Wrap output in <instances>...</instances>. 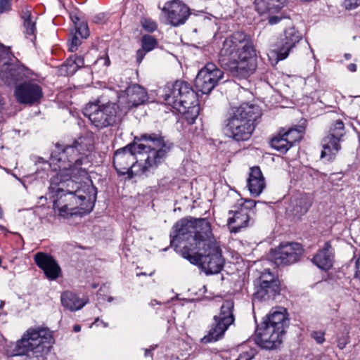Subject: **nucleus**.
Returning a JSON list of instances; mask_svg holds the SVG:
<instances>
[{"mask_svg": "<svg viewBox=\"0 0 360 360\" xmlns=\"http://www.w3.org/2000/svg\"><path fill=\"white\" fill-rule=\"evenodd\" d=\"M171 245L187 242L180 250L181 255L192 264L199 266L206 274L219 273L223 268L221 252L212 240L211 224L206 219H181L170 233Z\"/></svg>", "mask_w": 360, "mask_h": 360, "instance_id": "obj_1", "label": "nucleus"}, {"mask_svg": "<svg viewBox=\"0 0 360 360\" xmlns=\"http://www.w3.org/2000/svg\"><path fill=\"white\" fill-rule=\"evenodd\" d=\"M139 140L143 143L134 142L115 151L113 165L118 173L133 177L153 172L173 147L160 134H141Z\"/></svg>", "mask_w": 360, "mask_h": 360, "instance_id": "obj_2", "label": "nucleus"}, {"mask_svg": "<svg viewBox=\"0 0 360 360\" xmlns=\"http://www.w3.org/2000/svg\"><path fill=\"white\" fill-rule=\"evenodd\" d=\"M72 178L60 174L53 176L50 181L49 191L53 198L54 212L64 218L82 216L94 207L95 196L92 198L86 194Z\"/></svg>", "mask_w": 360, "mask_h": 360, "instance_id": "obj_3", "label": "nucleus"}, {"mask_svg": "<svg viewBox=\"0 0 360 360\" xmlns=\"http://www.w3.org/2000/svg\"><path fill=\"white\" fill-rule=\"evenodd\" d=\"M255 51L250 36L236 32L227 37L219 55V63L233 77L245 78L257 68Z\"/></svg>", "mask_w": 360, "mask_h": 360, "instance_id": "obj_4", "label": "nucleus"}, {"mask_svg": "<svg viewBox=\"0 0 360 360\" xmlns=\"http://www.w3.org/2000/svg\"><path fill=\"white\" fill-rule=\"evenodd\" d=\"M260 115L259 107L252 104L243 103L231 108L225 120L226 135L236 141L248 140L255 130V122Z\"/></svg>", "mask_w": 360, "mask_h": 360, "instance_id": "obj_5", "label": "nucleus"}, {"mask_svg": "<svg viewBox=\"0 0 360 360\" xmlns=\"http://www.w3.org/2000/svg\"><path fill=\"white\" fill-rule=\"evenodd\" d=\"M288 326L289 319L285 309L280 307L271 311L256 330V344L266 349H276L282 344Z\"/></svg>", "mask_w": 360, "mask_h": 360, "instance_id": "obj_6", "label": "nucleus"}, {"mask_svg": "<svg viewBox=\"0 0 360 360\" xmlns=\"http://www.w3.org/2000/svg\"><path fill=\"white\" fill-rule=\"evenodd\" d=\"M84 141L85 139L80 137L72 145L67 146L58 155H52V160H57L59 163L60 172L58 174L75 179L87 174L86 169L82 167L83 162L86 160V152L89 150Z\"/></svg>", "mask_w": 360, "mask_h": 360, "instance_id": "obj_7", "label": "nucleus"}, {"mask_svg": "<svg viewBox=\"0 0 360 360\" xmlns=\"http://www.w3.org/2000/svg\"><path fill=\"white\" fill-rule=\"evenodd\" d=\"M162 97L167 105L178 112H185L186 108L197 103V96L191 85L186 82L177 80L167 84Z\"/></svg>", "mask_w": 360, "mask_h": 360, "instance_id": "obj_8", "label": "nucleus"}, {"mask_svg": "<svg viewBox=\"0 0 360 360\" xmlns=\"http://www.w3.org/2000/svg\"><path fill=\"white\" fill-rule=\"evenodd\" d=\"M119 106L115 103L99 105L88 103L83 114L97 128H105L115 124L118 119Z\"/></svg>", "mask_w": 360, "mask_h": 360, "instance_id": "obj_9", "label": "nucleus"}, {"mask_svg": "<svg viewBox=\"0 0 360 360\" xmlns=\"http://www.w3.org/2000/svg\"><path fill=\"white\" fill-rule=\"evenodd\" d=\"M233 308V300H227L223 302L219 314L214 316V322L207 335L201 339L202 343L216 342L224 335L229 326L234 321Z\"/></svg>", "mask_w": 360, "mask_h": 360, "instance_id": "obj_10", "label": "nucleus"}, {"mask_svg": "<svg viewBox=\"0 0 360 360\" xmlns=\"http://www.w3.org/2000/svg\"><path fill=\"white\" fill-rule=\"evenodd\" d=\"M286 0H255V11L270 25H274L285 18L283 9Z\"/></svg>", "mask_w": 360, "mask_h": 360, "instance_id": "obj_11", "label": "nucleus"}, {"mask_svg": "<svg viewBox=\"0 0 360 360\" xmlns=\"http://www.w3.org/2000/svg\"><path fill=\"white\" fill-rule=\"evenodd\" d=\"M223 76L224 72L215 64L208 63L196 76L195 87L202 94H209L217 85Z\"/></svg>", "mask_w": 360, "mask_h": 360, "instance_id": "obj_12", "label": "nucleus"}, {"mask_svg": "<svg viewBox=\"0 0 360 360\" xmlns=\"http://www.w3.org/2000/svg\"><path fill=\"white\" fill-rule=\"evenodd\" d=\"M302 245L298 243L281 244L271 252V258L277 266L292 264L300 260L302 255Z\"/></svg>", "mask_w": 360, "mask_h": 360, "instance_id": "obj_13", "label": "nucleus"}, {"mask_svg": "<svg viewBox=\"0 0 360 360\" xmlns=\"http://www.w3.org/2000/svg\"><path fill=\"white\" fill-rule=\"evenodd\" d=\"M162 11L169 23L175 27L185 23L191 14L190 8L180 0L166 3Z\"/></svg>", "mask_w": 360, "mask_h": 360, "instance_id": "obj_14", "label": "nucleus"}, {"mask_svg": "<svg viewBox=\"0 0 360 360\" xmlns=\"http://www.w3.org/2000/svg\"><path fill=\"white\" fill-rule=\"evenodd\" d=\"M41 88L32 82H24L16 86L15 96L18 102L25 104H32L39 101L42 97Z\"/></svg>", "mask_w": 360, "mask_h": 360, "instance_id": "obj_15", "label": "nucleus"}, {"mask_svg": "<svg viewBox=\"0 0 360 360\" xmlns=\"http://www.w3.org/2000/svg\"><path fill=\"white\" fill-rule=\"evenodd\" d=\"M34 261L48 279L54 281L60 276L61 269L51 255L39 252L34 255Z\"/></svg>", "mask_w": 360, "mask_h": 360, "instance_id": "obj_16", "label": "nucleus"}, {"mask_svg": "<svg viewBox=\"0 0 360 360\" xmlns=\"http://www.w3.org/2000/svg\"><path fill=\"white\" fill-rule=\"evenodd\" d=\"M302 34L295 27H289L285 30L284 37L281 39L277 51L278 60H284L289 54L290 51L294 48L302 39Z\"/></svg>", "mask_w": 360, "mask_h": 360, "instance_id": "obj_17", "label": "nucleus"}, {"mask_svg": "<svg viewBox=\"0 0 360 360\" xmlns=\"http://www.w3.org/2000/svg\"><path fill=\"white\" fill-rule=\"evenodd\" d=\"M228 226L231 232L238 233L241 229L250 225V214H247V209L234 206V210L229 212Z\"/></svg>", "mask_w": 360, "mask_h": 360, "instance_id": "obj_18", "label": "nucleus"}, {"mask_svg": "<svg viewBox=\"0 0 360 360\" xmlns=\"http://www.w3.org/2000/svg\"><path fill=\"white\" fill-rule=\"evenodd\" d=\"M280 293V282L273 281L266 285L256 284V291L253 294L252 302H263L273 300Z\"/></svg>", "mask_w": 360, "mask_h": 360, "instance_id": "obj_19", "label": "nucleus"}, {"mask_svg": "<svg viewBox=\"0 0 360 360\" xmlns=\"http://www.w3.org/2000/svg\"><path fill=\"white\" fill-rule=\"evenodd\" d=\"M265 186V179L259 167H252L248 179V187L251 195L255 197L259 196Z\"/></svg>", "mask_w": 360, "mask_h": 360, "instance_id": "obj_20", "label": "nucleus"}, {"mask_svg": "<svg viewBox=\"0 0 360 360\" xmlns=\"http://www.w3.org/2000/svg\"><path fill=\"white\" fill-rule=\"evenodd\" d=\"M127 108L130 109L143 104L148 98V94L144 88L139 84H133L127 88Z\"/></svg>", "mask_w": 360, "mask_h": 360, "instance_id": "obj_21", "label": "nucleus"}, {"mask_svg": "<svg viewBox=\"0 0 360 360\" xmlns=\"http://www.w3.org/2000/svg\"><path fill=\"white\" fill-rule=\"evenodd\" d=\"M344 139L337 138L333 135H326L321 141L323 150L321 153V158H328V160L334 159L336 154L341 150V142Z\"/></svg>", "mask_w": 360, "mask_h": 360, "instance_id": "obj_22", "label": "nucleus"}, {"mask_svg": "<svg viewBox=\"0 0 360 360\" xmlns=\"http://www.w3.org/2000/svg\"><path fill=\"white\" fill-rule=\"evenodd\" d=\"M312 262L323 270H328L332 267L333 253L330 241L325 243L323 247L314 255Z\"/></svg>", "mask_w": 360, "mask_h": 360, "instance_id": "obj_23", "label": "nucleus"}, {"mask_svg": "<svg viewBox=\"0 0 360 360\" xmlns=\"http://www.w3.org/2000/svg\"><path fill=\"white\" fill-rule=\"evenodd\" d=\"M22 70L15 65H8L1 72V78L5 84L8 86L15 85L18 82L24 77Z\"/></svg>", "mask_w": 360, "mask_h": 360, "instance_id": "obj_24", "label": "nucleus"}, {"mask_svg": "<svg viewBox=\"0 0 360 360\" xmlns=\"http://www.w3.org/2000/svg\"><path fill=\"white\" fill-rule=\"evenodd\" d=\"M62 305L70 311L81 309L87 302V300L80 299L75 293L71 291L64 292L60 297Z\"/></svg>", "mask_w": 360, "mask_h": 360, "instance_id": "obj_25", "label": "nucleus"}, {"mask_svg": "<svg viewBox=\"0 0 360 360\" xmlns=\"http://www.w3.org/2000/svg\"><path fill=\"white\" fill-rule=\"evenodd\" d=\"M311 205V203L307 196L301 195L300 198L292 201V208L291 212L295 216L300 217L304 215L307 212Z\"/></svg>", "mask_w": 360, "mask_h": 360, "instance_id": "obj_26", "label": "nucleus"}, {"mask_svg": "<svg viewBox=\"0 0 360 360\" xmlns=\"http://www.w3.org/2000/svg\"><path fill=\"white\" fill-rule=\"evenodd\" d=\"M270 145L272 148L282 153H285L291 148L288 139H285L282 131L271 139Z\"/></svg>", "mask_w": 360, "mask_h": 360, "instance_id": "obj_27", "label": "nucleus"}, {"mask_svg": "<svg viewBox=\"0 0 360 360\" xmlns=\"http://www.w3.org/2000/svg\"><path fill=\"white\" fill-rule=\"evenodd\" d=\"M346 131L345 129V124L340 120H336L329 128L327 135H333L334 136L344 139Z\"/></svg>", "mask_w": 360, "mask_h": 360, "instance_id": "obj_28", "label": "nucleus"}, {"mask_svg": "<svg viewBox=\"0 0 360 360\" xmlns=\"http://www.w3.org/2000/svg\"><path fill=\"white\" fill-rule=\"evenodd\" d=\"M282 133L285 136V139H288V141L292 147L295 143L299 141L302 139V127L290 128L287 131Z\"/></svg>", "mask_w": 360, "mask_h": 360, "instance_id": "obj_29", "label": "nucleus"}, {"mask_svg": "<svg viewBox=\"0 0 360 360\" xmlns=\"http://www.w3.org/2000/svg\"><path fill=\"white\" fill-rule=\"evenodd\" d=\"M184 115V117L188 124H192L195 122L199 114V106L197 103L192 104L189 108L185 109V112H179Z\"/></svg>", "mask_w": 360, "mask_h": 360, "instance_id": "obj_30", "label": "nucleus"}, {"mask_svg": "<svg viewBox=\"0 0 360 360\" xmlns=\"http://www.w3.org/2000/svg\"><path fill=\"white\" fill-rule=\"evenodd\" d=\"M158 41L157 39L153 36L146 34L142 37L141 39V48H143L146 51H150L155 49L157 46Z\"/></svg>", "mask_w": 360, "mask_h": 360, "instance_id": "obj_31", "label": "nucleus"}, {"mask_svg": "<svg viewBox=\"0 0 360 360\" xmlns=\"http://www.w3.org/2000/svg\"><path fill=\"white\" fill-rule=\"evenodd\" d=\"M75 34L79 35L82 39H86L89 35L88 25L84 22H75Z\"/></svg>", "mask_w": 360, "mask_h": 360, "instance_id": "obj_32", "label": "nucleus"}, {"mask_svg": "<svg viewBox=\"0 0 360 360\" xmlns=\"http://www.w3.org/2000/svg\"><path fill=\"white\" fill-rule=\"evenodd\" d=\"M273 281H279L278 279H275L274 275L269 271H264L259 279L257 281V284L266 285Z\"/></svg>", "mask_w": 360, "mask_h": 360, "instance_id": "obj_33", "label": "nucleus"}, {"mask_svg": "<svg viewBox=\"0 0 360 360\" xmlns=\"http://www.w3.org/2000/svg\"><path fill=\"white\" fill-rule=\"evenodd\" d=\"M75 62H74V58L72 56L69 57L63 64V67L65 68V72L67 75H72L77 70V66L75 65Z\"/></svg>", "mask_w": 360, "mask_h": 360, "instance_id": "obj_34", "label": "nucleus"}, {"mask_svg": "<svg viewBox=\"0 0 360 360\" xmlns=\"http://www.w3.org/2000/svg\"><path fill=\"white\" fill-rule=\"evenodd\" d=\"M82 39L79 35L74 34L70 42L68 44V50L70 52L76 51L79 46L82 44Z\"/></svg>", "mask_w": 360, "mask_h": 360, "instance_id": "obj_35", "label": "nucleus"}, {"mask_svg": "<svg viewBox=\"0 0 360 360\" xmlns=\"http://www.w3.org/2000/svg\"><path fill=\"white\" fill-rule=\"evenodd\" d=\"M25 33L26 35H34L36 30L35 21L33 20H25L23 22Z\"/></svg>", "mask_w": 360, "mask_h": 360, "instance_id": "obj_36", "label": "nucleus"}, {"mask_svg": "<svg viewBox=\"0 0 360 360\" xmlns=\"http://www.w3.org/2000/svg\"><path fill=\"white\" fill-rule=\"evenodd\" d=\"M141 22L144 30L148 32H153L157 28L156 23L150 19L144 18L141 20Z\"/></svg>", "mask_w": 360, "mask_h": 360, "instance_id": "obj_37", "label": "nucleus"}, {"mask_svg": "<svg viewBox=\"0 0 360 360\" xmlns=\"http://www.w3.org/2000/svg\"><path fill=\"white\" fill-rule=\"evenodd\" d=\"M311 337L316 340L318 344H322L325 341L324 333L322 331H312Z\"/></svg>", "mask_w": 360, "mask_h": 360, "instance_id": "obj_38", "label": "nucleus"}, {"mask_svg": "<svg viewBox=\"0 0 360 360\" xmlns=\"http://www.w3.org/2000/svg\"><path fill=\"white\" fill-rule=\"evenodd\" d=\"M256 205V202L252 200H245L243 203H240L237 205L239 207H245L247 209V214H250L251 209L255 207Z\"/></svg>", "mask_w": 360, "mask_h": 360, "instance_id": "obj_39", "label": "nucleus"}, {"mask_svg": "<svg viewBox=\"0 0 360 360\" xmlns=\"http://www.w3.org/2000/svg\"><path fill=\"white\" fill-rule=\"evenodd\" d=\"M11 9V0H0V13L8 12Z\"/></svg>", "mask_w": 360, "mask_h": 360, "instance_id": "obj_40", "label": "nucleus"}, {"mask_svg": "<svg viewBox=\"0 0 360 360\" xmlns=\"http://www.w3.org/2000/svg\"><path fill=\"white\" fill-rule=\"evenodd\" d=\"M359 6H360V0H344V6L346 9H354Z\"/></svg>", "mask_w": 360, "mask_h": 360, "instance_id": "obj_41", "label": "nucleus"}, {"mask_svg": "<svg viewBox=\"0 0 360 360\" xmlns=\"http://www.w3.org/2000/svg\"><path fill=\"white\" fill-rule=\"evenodd\" d=\"M110 64V60L109 59V57L107 54H105L104 56L103 57H101L99 58H98L96 62H95V65H103L105 67H108Z\"/></svg>", "mask_w": 360, "mask_h": 360, "instance_id": "obj_42", "label": "nucleus"}, {"mask_svg": "<svg viewBox=\"0 0 360 360\" xmlns=\"http://www.w3.org/2000/svg\"><path fill=\"white\" fill-rule=\"evenodd\" d=\"M348 342L349 338L346 335H342L338 338V347L340 349H343Z\"/></svg>", "mask_w": 360, "mask_h": 360, "instance_id": "obj_43", "label": "nucleus"}, {"mask_svg": "<svg viewBox=\"0 0 360 360\" xmlns=\"http://www.w3.org/2000/svg\"><path fill=\"white\" fill-rule=\"evenodd\" d=\"M72 57L74 58V62H75V64L77 66V70H78L85 65L84 60L83 57L79 56L77 55H73Z\"/></svg>", "mask_w": 360, "mask_h": 360, "instance_id": "obj_44", "label": "nucleus"}, {"mask_svg": "<svg viewBox=\"0 0 360 360\" xmlns=\"http://www.w3.org/2000/svg\"><path fill=\"white\" fill-rule=\"evenodd\" d=\"M22 18L24 21L32 20V17L31 15V7H25L22 11Z\"/></svg>", "mask_w": 360, "mask_h": 360, "instance_id": "obj_45", "label": "nucleus"}, {"mask_svg": "<svg viewBox=\"0 0 360 360\" xmlns=\"http://www.w3.org/2000/svg\"><path fill=\"white\" fill-rule=\"evenodd\" d=\"M147 52L148 51L144 50L143 48L139 49L136 51V61L138 63H141L142 60L143 59V58Z\"/></svg>", "mask_w": 360, "mask_h": 360, "instance_id": "obj_46", "label": "nucleus"}, {"mask_svg": "<svg viewBox=\"0 0 360 360\" xmlns=\"http://www.w3.org/2000/svg\"><path fill=\"white\" fill-rule=\"evenodd\" d=\"M252 358L253 355L248 352H243L239 355L236 360H252Z\"/></svg>", "mask_w": 360, "mask_h": 360, "instance_id": "obj_47", "label": "nucleus"}, {"mask_svg": "<svg viewBox=\"0 0 360 360\" xmlns=\"http://www.w3.org/2000/svg\"><path fill=\"white\" fill-rule=\"evenodd\" d=\"M347 68L349 71L351 72H355L356 70V65L354 64V63H350L348 66H347Z\"/></svg>", "mask_w": 360, "mask_h": 360, "instance_id": "obj_48", "label": "nucleus"}, {"mask_svg": "<svg viewBox=\"0 0 360 360\" xmlns=\"http://www.w3.org/2000/svg\"><path fill=\"white\" fill-rule=\"evenodd\" d=\"M4 101L2 96L0 95V112L4 109Z\"/></svg>", "mask_w": 360, "mask_h": 360, "instance_id": "obj_49", "label": "nucleus"}, {"mask_svg": "<svg viewBox=\"0 0 360 360\" xmlns=\"http://www.w3.org/2000/svg\"><path fill=\"white\" fill-rule=\"evenodd\" d=\"M71 18H72V20L74 23H75V22H82V21H80L79 18L78 17H77L76 15L72 16Z\"/></svg>", "mask_w": 360, "mask_h": 360, "instance_id": "obj_50", "label": "nucleus"}, {"mask_svg": "<svg viewBox=\"0 0 360 360\" xmlns=\"http://www.w3.org/2000/svg\"><path fill=\"white\" fill-rule=\"evenodd\" d=\"M73 330H74L75 332H79V331H80V330H81V327H80V326H79V325H75V326H74V327H73Z\"/></svg>", "mask_w": 360, "mask_h": 360, "instance_id": "obj_51", "label": "nucleus"}, {"mask_svg": "<svg viewBox=\"0 0 360 360\" xmlns=\"http://www.w3.org/2000/svg\"><path fill=\"white\" fill-rule=\"evenodd\" d=\"M319 360H330V359L328 356H323Z\"/></svg>", "mask_w": 360, "mask_h": 360, "instance_id": "obj_52", "label": "nucleus"}, {"mask_svg": "<svg viewBox=\"0 0 360 360\" xmlns=\"http://www.w3.org/2000/svg\"><path fill=\"white\" fill-rule=\"evenodd\" d=\"M345 58L347 59V60H349L350 58H351V55L349 53H345Z\"/></svg>", "mask_w": 360, "mask_h": 360, "instance_id": "obj_53", "label": "nucleus"}, {"mask_svg": "<svg viewBox=\"0 0 360 360\" xmlns=\"http://www.w3.org/2000/svg\"><path fill=\"white\" fill-rule=\"evenodd\" d=\"M4 302H1V304H0V307L1 308L4 305Z\"/></svg>", "mask_w": 360, "mask_h": 360, "instance_id": "obj_54", "label": "nucleus"}, {"mask_svg": "<svg viewBox=\"0 0 360 360\" xmlns=\"http://www.w3.org/2000/svg\"><path fill=\"white\" fill-rule=\"evenodd\" d=\"M148 352V349H146V353H145V355H146V356H147Z\"/></svg>", "mask_w": 360, "mask_h": 360, "instance_id": "obj_55", "label": "nucleus"}, {"mask_svg": "<svg viewBox=\"0 0 360 360\" xmlns=\"http://www.w3.org/2000/svg\"><path fill=\"white\" fill-rule=\"evenodd\" d=\"M103 325H104L105 327H107L108 326V323H103Z\"/></svg>", "mask_w": 360, "mask_h": 360, "instance_id": "obj_56", "label": "nucleus"}]
</instances>
